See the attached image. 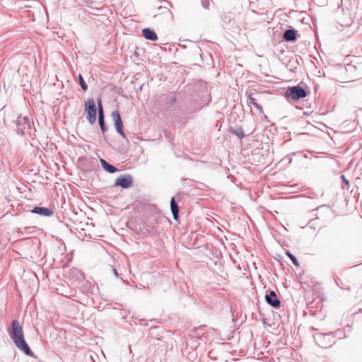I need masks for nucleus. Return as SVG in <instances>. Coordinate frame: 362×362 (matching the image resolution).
<instances>
[{
  "instance_id": "f257e3e1",
  "label": "nucleus",
  "mask_w": 362,
  "mask_h": 362,
  "mask_svg": "<svg viewBox=\"0 0 362 362\" xmlns=\"http://www.w3.org/2000/svg\"><path fill=\"white\" fill-rule=\"evenodd\" d=\"M10 337L20 350L23 351L27 356H32L33 352L25 341L23 328L18 320L12 322Z\"/></svg>"
},
{
  "instance_id": "f03ea898",
  "label": "nucleus",
  "mask_w": 362,
  "mask_h": 362,
  "mask_svg": "<svg viewBox=\"0 0 362 362\" xmlns=\"http://www.w3.org/2000/svg\"><path fill=\"white\" fill-rule=\"evenodd\" d=\"M85 111L87 113V119L91 124L96 121V108L95 103L93 98L88 99L85 103Z\"/></svg>"
},
{
  "instance_id": "7ed1b4c3",
  "label": "nucleus",
  "mask_w": 362,
  "mask_h": 362,
  "mask_svg": "<svg viewBox=\"0 0 362 362\" xmlns=\"http://www.w3.org/2000/svg\"><path fill=\"white\" fill-rule=\"evenodd\" d=\"M286 95L293 100H298L305 98L306 96V92L303 88L298 86H293L286 91Z\"/></svg>"
},
{
  "instance_id": "20e7f679",
  "label": "nucleus",
  "mask_w": 362,
  "mask_h": 362,
  "mask_svg": "<svg viewBox=\"0 0 362 362\" xmlns=\"http://www.w3.org/2000/svg\"><path fill=\"white\" fill-rule=\"evenodd\" d=\"M16 126L18 134H24L25 130L30 128V121L25 117H18L16 120Z\"/></svg>"
},
{
  "instance_id": "39448f33",
  "label": "nucleus",
  "mask_w": 362,
  "mask_h": 362,
  "mask_svg": "<svg viewBox=\"0 0 362 362\" xmlns=\"http://www.w3.org/2000/svg\"><path fill=\"white\" fill-rule=\"evenodd\" d=\"M112 119L115 122V126L116 130L119 135H121L123 138H125V134L122 130V122L119 115V113L117 111H114L112 113Z\"/></svg>"
},
{
  "instance_id": "423d86ee",
  "label": "nucleus",
  "mask_w": 362,
  "mask_h": 362,
  "mask_svg": "<svg viewBox=\"0 0 362 362\" xmlns=\"http://www.w3.org/2000/svg\"><path fill=\"white\" fill-rule=\"evenodd\" d=\"M133 180L130 175L121 176L116 180L115 185L123 188H129L132 185Z\"/></svg>"
},
{
  "instance_id": "0eeeda50",
  "label": "nucleus",
  "mask_w": 362,
  "mask_h": 362,
  "mask_svg": "<svg viewBox=\"0 0 362 362\" xmlns=\"http://www.w3.org/2000/svg\"><path fill=\"white\" fill-rule=\"evenodd\" d=\"M265 300L268 304L274 308H278L280 305V300L277 298L274 291H271L269 294L265 296Z\"/></svg>"
},
{
  "instance_id": "6e6552de",
  "label": "nucleus",
  "mask_w": 362,
  "mask_h": 362,
  "mask_svg": "<svg viewBox=\"0 0 362 362\" xmlns=\"http://www.w3.org/2000/svg\"><path fill=\"white\" fill-rule=\"evenodd\" d=\"M32 213L37 214L42 216H46L49 217L53 215L54 212L52 209L46 208V207H41V206H35L32 211Z\"/></svg>"
},
{
  "instance_id": "1a4fd4ad",
  "label": "nucleus",
  "mask_w": 362,
  "mask_h": 362,
  "mask_svg": "<svg viewBox=\"0 0 362 362\" xmlns=\"http://www.w3.org/2000/svg\"><path fill=\"white\" fill-rule=\"evenodd\" d=\"M330 338L331 337L328 334H321L317 337V342L322 348H327L331 346V343L327 342V341L329 340Z\"/></svg>"
},
{
  "instance_id": "9d476101",
  "label": "nucleus",
  "mask_w": 362,
  "mask_h": 362,
  "mask_svg": "<svg viewBox=\"0 0 362 362\" xmlns=\"http://www.w3.org/2000/svg\"><path fill=\"white\" fill-rule=\"evenodd\" d=\"M98 115H99V117H98L99 125L100 127L102 132H104L107 130V127H106V126L105 124V122H104V115H103V107H102L100 100H98Z\"/></svg>"
},
{
  "instance_id": "9b49d317",
  "label": "nucleus",
  "mask_w": 362,
  "mask_h": 362,
  "mask_svg": "<svg viewBox=\"0 0 362 362\" xmlns=\"http://www.w3.org/2000/svg\"><path fill=\"white\" fill-rule=\"evenodd\" d=\"M142 33L143 36L147 40L155 41L158 39L156 33L153 30L144 28Z\"/></svg>"
},
{
  "instance_id": "f8f14e48",
  "label": "nucleus",
  "mask_w": 362,
  "mask_h": 362,
  "mask_svg": "<svg viewBox=\"0 0 362 362\" xmlns=\"http://www.w3.org/2000/svg\"><path fill=\"white\" fill-rule=\"evenodd\" d=\"M284 39L292 42L296 40V31L295 30H287L284 33Z\"/></svg>"
},
{
  "instance_id": "ddd939ff",
  "label": "nucleus",
  "mask_w": 362,
  "mask_h": 362,
  "mask_svg": "<svg viewBox=\"0 0 362 362\" xmlns=\"http://www.w3.org/2000/svg\"><path fill=\"white\" fill-rule=\"evenodd\" d=\"M170 209L173 213V218L177 219L179 209L177 203L175 202V198L173 197L170 200Z\"/></svg>"
},
{
  "instance_id": "4468645a",
  "label": "nucleus",
  "mask_w": 362,
  "mask_h": 362,
  "mask_svg": "<svg viewBox=\"0 0 362 362\" xmlns=\"http://www.w3.org/2000/svg\"><path fill=\"white\" fill-rule=\"evenodd\" d=\"M100 163L103 169L110 173H113L117 171V168L115 166L109 164L104 159H100Z\"/></svg>"
},
{
  "instance_id": "2eb2a0df",
  "label": "nucleus",
  "mask_w": 362,
  "mask_h": 362,
  "mask_svg": "<svg viewBox=\"0 0 362 362\" xmlns=\"http://www.w3.org/2000/svg\"><path fill=\"white\" fill-rule=\"evenodd\" d=\"M233 134H235L239 139H243L245 136V133L241 128H238L233 131Z\"/></svg>"
},
{
  "instance_id": "dca6fc26",
  "label": "nucleus",
  "mask_w": 362,
  "mask_h": 362,
  "mask_svg": "<svg viewBox=\"0 0 362 362\" xmlns=\"http://www.w3.org/2000/svg\"><path fill=\"white\" fill-rule=\"evenodd\" d=\"M78 79H79V83H80V86H81V88L83 90H86L88 89V86L86 85V82L84 81V80L81 74L78 76Z\"/></svg>"
},
{
  "instance_id": "f3484780",
  "label": "nucleus",
  "mask_w": 362,
  "mask_h": 362,
  "mask_svg": "<svg viewBox=\"0 0 362 362\" xmlns=\"http://www.w3.org/2000/svg\"><path fill=\"white\" fill-rule=\"evenodd\" d=\"M286 254L291 259V260L295 265H298V262L294 255H293L289 251H286Z\"/></svg>"
},
{
  "instance_id": "a211bd4d",
  "label": "nucleus",
  "mask_w": 362,
  "mask_h": 362,
  "mask_svg": "<svg viewBox=\"0 0 362 362\" xmlns=\"http://www.w3.org/2000/svg\"><path fill=\"white\" fill-rule=\"evenodd\" d=\"M201 1H202V5L204 8L208 9L209 8V4H210L209 0H201Z\"/></svg>"
},
{
  "instance_id": "6ab92c4d",
  "label": "nucleus",
  "mask_w": 362,
  "mask_h": 362,
  "mask_svg": "<svg viewBox=\"0 0 362 362\" xmlns=\"http://www.w3.org/2000/svg\"><path fill=\"white\" fill-rule=\"evenodd\" d=\"M248 103H249V104L254 105V107L255 106V104H257L255 101V99L254 98H252L251 95H250V97L248 98Z\"/></svg>"
},
{
  "instance_id": "aec40b11",
  "label": "nucleus",
  "mask_w": 362,
  "mask_h": 362,
  "mask_svg": "<svg viewBox=\"0 0 362 362\" xmlns=\"http://www.w3.org/2000/svg\"><path fill=\"white\" fill-rule=\"evenodd\" d=\"M255 107H256L259 111V112L263 113V109L261 105L259 104H255Z\"/></svg>"
},
{
  "instance_id": "412c9836",
  "label": "nucleus",
  "mask_w": 362,
  "mask_h": 362,
  "mask_svg": "<svg viewBox=\"0 0 362 362\" xmlns=\"http://www.w3.org/2000/svg\"><path fill=\"white\" fill-rule=\"evenodd\" d=\"M113 272H114L115 276H118L117 272V270L115 269H113Z\"/></svg>"
},
{
  "instance_id": "4be33fe9",
  "label": "nucleus",
  "mask_w": 362,
  "mask_h": 362,
  "mask_svg": "<svg viewBox=\"0 0 362 362\" xmlns=\"http://www.w3.org/2000/svg\"><path fill=\"white\" fill-rule=\"evenodd\" d=\"M341 178H342V179H344V180H345V178H344V175H341Z\"/></svg>"
}]
</instances>
